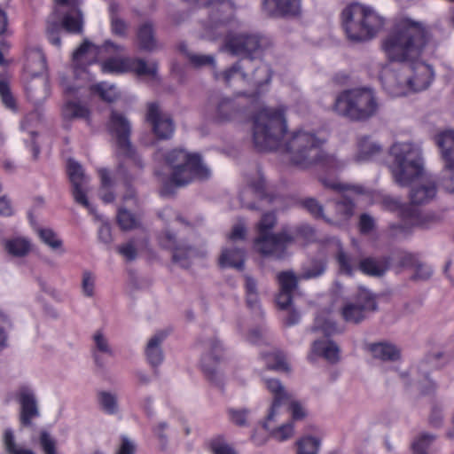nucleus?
Here are the masks:
<instances>
[{"instance_id": "9b49d317", "label": "nucleus", "mask_w": 454, "mask_h": 454, "mask_svg": "<svg viewBox=\"0 0 454 454\" xmlns=\"http://www.w3.org/2000/svg\"><path fill=\"white\" fill-rule=\"evenodd\" d=\"M239 197L241 207L251 210L258 209L257 201L272 202L275 199L274 194L269 191L266 179L259 168L254 174L247 176V185L240 191Z\"/></svg>"}, {"instance_id": "4be33fe9", "label": "nucleus", "mask_w": 454, "mask_h": 454, "mask_svg": "<svg viewBox=\"0 0 454 454\" xmlns=\"http://www.w3.org/2000/svg\"><path fill=\"white\" fill-rule=\"evenodd\" d=\"M67 175L73 186L72 192L75 202L82 205L86 208H89L90 203L82 188L85 177L82 166L74 160H68Z\"/></svg>"}, {"instance_id": "423d86ee", "label": "nucleus", "mask_w": 454, "mask_h": 454, "mask_svg": "<svg viewBox=\"0 0 454 454\" xmlns=\"http://www.w3.org/2000/svg\"><path fill=\"white\" fill-rule=\"evenodd\" d=\"M342 27L352 42H364L373 38L384 21L372 8L358 3L348 4L341 12Z\"/></svg>"}, {"instance_id": "864d4df0", "label": "nucleus", "mask_w": 454, "mask_h": 454, "mask_svg": "<svg viewBox=\"0 0 454 454\" xmlns=\"http://www.w3.org/2000/svg\"><path fill=\"white\" fill-rule=\"evenodd\" d=\"M188 59L190 63L195 67H200L202 66L215 67V59L211 55H198L191 53L188 54Z\"/></svg>"}, {"instance_id": "f03ea898", "label": "nucleus", "mask_w": 454, "mask_h": 454, "mask_svg": "<svg viewBox=\"0 0 454 454\" xmlns=\"http://www.w3.org/2000/svg\"><path fill=\"white\" fill-rule=\"evenodd\" d=\"M431 35L420 22L403 19L382 41L381 48L390 61L409 63L403 68L411 74L402 79L395 73L381 76L384 90L391 97H403L409 91H421L434 80L432 67L419 58L428 44Z\"/></svg>"}, {"instance_id": "a211bd4d", "label": "nucleus", "mask_w": 454, "mask_h": 454, "mask_svg": "<svg viewBox=\"0 0 454 454\" xmlns=\"http://www.w3.org/2000/svg\"><path fill=\"white\" fill-rule=\"evenodd\" d=\"M159 245L173 252L172 260L183 268H189L191 265V256L194 249L190 246L179 244L176 241L175 234L169 231H163L158 235Z\"/></svg>"}, {"instance_id": "09e8293b", "label": "nucleus", "mask_w": 454, "mask_h": 454, "mask_svg": "<svg viewBox=\"0 0 454 454\" xmlns=\"http://www.w3.org/2000/svg\"><path fill=\"white\" fill-rule=\"evenodd\" d=\"M294 434V424L293 422H288L278 427L276 429L270 431V435L274 439L283 442L290 438Z\"/></svg>"}, {"instance_id": "4468645a", "label": "nucleus", "mask_w": 454, "mask_h": 454, "mask_svg": "<svg viewBox=\"0 0 454 454\" xmlns=\"http://www.w3.org/2000/svg\"><path fill=\"white\" fill-rule=\"evenodd\" d=\"M224 48L231 54L241 58H259L261 38L257 35L228 34L224 39Z\"/></svg>"}, {"instance_id": "c9c22d12", "label": "nucleus", "mask_w": 454, "mask_h": 454, "mask_svg": "<svg viewBox=\"0 0 454 454\" xmlns=\"http://www.w3.org/2000/svg\"><path fill=\"white\" fill-rule=\"evenodd\" d=\"M0 98L6 108L17 111L16 99L11 91L9 82L6 77L2 75H0Z\"/></svg>"}, {"instance_id": "412c9836", "label": "nucleus", "mask_w": 454, "mask_h": 454, "mask_svg": "<svg viewBox=\"0 0 454 454\" xmlns=\"http://www.w3.org/2000/svg\"><path fill=\"white\" fill-rule=\"evenodd\" d=\"M17 400L20 405V425L26 427L32 426L33 419L39 417V410L34 394L27 387H21L17 394Z\"/></svg>"}, {"instance_id": "b1692460", "label": "nucleus", "mask_w": 454, "mask_h": 454, "mask_svg": "<svg viewBox=\"0 0 454 454\" xmlns=\"http://www.w3.org/2000/svg\"><path fill=\"white\" fill-rule=\"evenodd\" d=\"M262 7L270 17L296 16L300 12L301 0H263Z\"/></svg>"}, {"instance_id": "7ed1b4c3", "label": "nucleus", "mask_w": 454, "mask_h": 454, "mask_svg": "<svg viewBox=\"0 0 454 454\" xmlns=\"http://www.w3.org/2000/svg\"><path fill=\"white\" fill-rule=\"evenodd\" d=\"M436 195V185L434 183H428L424 185H416L411 188L410 192L411 204H401L395 200H386L385 202L392 206V208L398 210L401 223H392L389 225L391 231L395 233L410 234L412 228L419 227L427 229L432 223L439 221V217L434 214L423 215L418 205L428 203Z\"/></svg>"}, {"instance_id": "39448f33", "label": "nucleus", "mask_w": 454, "mask_h": 454, "mask_svg": "<svg viewBox=\"0 0 454 454\" xmlns=\"http://www.w3.org/2000/svg\"><path fill=\"white\" fill-rule=\"evenodd\" d=\"M276 224V215L273 212L264 213L256 224L257 236L254 239V247L263 257L283 260L287 256L288 247L295 242V237L285 229L272 233Z\"/></svg>"}, {"instance_id": "2f4dec72", "label": "nucleus", "mask_w": 454, "mask_h": 454, "mask_svg": "<svg viewBox=\"0 0 454 454\" xmlns=\"http://www.w3.org/2000/svg\"><path fill=\"white\" fill-rule=\"evenodd\" d=\"M74 15L70 13H67L63 16L61 20V25L63 28L68 33L72 34H81L82 33L83 27V20L82 12L78 9V5L76 8H70Z\"/></svg>"}, {"instance_id": "ddd939ff", "label": "nucleus", "mask_w": 454, "mask_h": 454, "mask_svg": "<svg viewBox=\"0 0 454 454\" xmlns=\"http://www.w3.org/2000/svg\"><path fill=\"white\" fill-rule=\"evenodd\" d=\"M435 143L445 162V174L442 179V185L448 192L454 193V130L439 133L435 136Z\"/></svg>"}, {"instance_id": "6ab92c4d", "label": "nucleus", "mask_w": 454, "mask_h": 454, "mask_svg": "<svg viewBox=\"0 0 454 454\" xmlns=\"http://www.w3.org/2000/svg\"><path fill=\"white\" fill-rule=\"evenodd\" d=\"M202 343L207 351L201 357V369L205 376L213 382L215 380L216 367L223 358V348L215 337L204 340Z\"/></svg>"}, {"instance_id": "5701e85b", "label": "nucleus", "mask_w": 454, "mask_h": 454, "mask_svg": "<svg viewBox=\"0 0 454 454\" xmlns=\"http://www.w3.org/2000/svg\"><path fill=\"white\" fill-rule=\"evenodd\" d=\"M265 386L273 395L271 407L266 417V420L262 425L264 429L269 430V422L274 419L279 407L287 404L290 400V395L286 392L284 387L278 380L268 379L265 380Z\"/></svg>"}, {"instance_id": "bf43d9fd", "label": "nucleus", "mask_w": 454, "mask_h": 454, "mask_svg": "<svg viewBox=\"0 0 454 454\" xmlns=\"http://www.w3.org/2000/svg\"><path fill=\"white\" fill-rule=\"evenodd\" d=\"M293 301V292L279 290L276 297V303L281 309H286Z\"/></svg>"}, {"instance_id": "7c9ffc66", "label": "nucleus", "mask_w": 454, "mask_h": 454, "mask_svg": "<svg viewBox=\"0 0 454 454\" xmlns=\"http://www.w3.org/2000/svg\"><path fill=\"white\" fill-rule=\"evenodd\" d=\"M62 114L64 119L72 120L81 118L90 122V111L89 107L78 102L68 101L62 108Z\"/></svg>"}, {"instance_id": "6e6552de", "label": "nucleus", "mask_w": 454, "mask_h": 454, "mask_svg": "<svg viewBox=\"0 0 454 454\" xmlns=\"http://www.w3.org/2000/svg\"><path fill=\"white\" fill-rule=\"evenodd\" d=\"M165 162L172 169L170 182L177 187L187 185L194 180L207 179L210 176L209 169L197 153L175 148L166 153Z\"/></svg>"}, {"instance_id": "a878e982", "label": "nucleus", "mask_w": 454, "mask_h": 454, "mask_svg": "<svg viewBox=\"0 0 454 454\" xmlns=\"http://www.w3.org/2000/svg\"><path fill=\"white\" fill-rule=\"evenodd\" d=\"M246 251L243 248L231 247L223 249L219 257V266L224 268H234L243 270L245 265Z\"/></svg>"}, {"instance_id": "20e7f679", "label": "nucleus", "mask_w": 454, "mask_h": 454, "mask_svg": "<svg viewBox=\"0 0 454 454\" xmlns=\"http://www.w3.org/2000/svg\"><path fill=\"white\" fill-rule=\"evenodd\" d=\"M215 80H223L227 86H231L235 81H240L253 87V91L247 94L251 102L259 99L262 87L268 85L272 78L270 67L260 58H240L234 65L225 71L214 72Z\"/></svg>"}, {"instance_id": "3c124183", "label": "nucleus", "mask_w": 454, "mask_h": 454, "mask_svg": "<svg viewBox=\"0 0 454 454\" xmlns=\"http://www.w3.org/2000/svg\"><path fill=\"white\" fill-rule=\"evenodd\" d=\"M289 232L295 237V239L301 238L307 242L313 240L315 238L314 229L308 224H301L297 226L293 232Z\"/></svg>"}, {"instance_id": "1a4fd4ad", "label": "nucleus", "mask_w": 454, "mask_h": 454, "mask_svg": "<svg viewBox=\"0 0 454 454\" xmlns=\"http://www.w3.org/2000/svg\"><path fill=\"white\" fill-rule=\"evenodd\" d=\"M390 154L394 157L391 171L397 184L408 186L422 176V159L413 144L395 143L390 147Z\"/></svg>"}, {"instance_id": "6e6d98bb", "label": "nucleus", "mask_w": 454, "mask_h": 454, "mask_svg": "<svg viewBox=\"0 0 454 454\" xmlns=\"http://www.w3.org/2000/svg\"><path fill=\"white\" fill-rule=\"evenodd\" d=\"M92 46L91 43L87 39L74 51L73 53V63L76 68L81 67V59L89 51Z\"/></svg>"}, {"instance_id": "13d9d810", "label": "nucleus", "mask_w": 454, "mask_h": 454, "mask_svg": "<svg viewBox=\"0 0 454 454\" xmlns=\"http://www.w3.org/2000/svg\"><path fill=\"white\" fill-rule=\"evenodd\" d=\"M325 270L322 263H316L310 269L305 270L299 277L300 279L308 280L321 276Z\"/></svg>"}, {"instance_id": "c03bdc74", "label": "nucleus", "mask_w": 454, "mask_h": 454, "mask_svg": "<svg viewBox=\"0 0 454 454\" xmlns=\"http://www.w3.org/2000/svg\"><path fill=\"white\" fill-rule=\"evenodd\" d=\"M39 443L44 454H57L56 440L47 431L40 433Z\"/></svg>"}, {"instance_id": "bb28decb", "label": "nucleus", "mask_w": 454, "mask_h": 454, "mask_svg": "<svg viewBox=\"0 0 454 454\" xmlns=\"http://www.w3.org/2000/svg\"><path fill=\"white\" fill-rule=\"evenodd\" d=\"M340 349L333 341L324 340H315L311 347V355L309 359L312 360L313 356L324 357L328 362L334 364L339 361Z\"/></svg>"}, {"instance_id": "ea45409f", "label": "nucleus", "mask_w": 454, "mask_h": 454, "mask_svg": "<svg viewBox=\"0 0 454 454\" xmlns=\"http://www.w3.org/2000/svg\"><path fill=\"white\" fill-rule=\"evenodd\" d=\"M98 402L102 410L107 414H114L118 411L117 397L106 391L98 392Z\"/></svg>"}, {"instance_id": "473e14b6", "label": "nucleus", "mask_w": 454, "mask_h": 454, "mask_svg": "<svg viewBox=\"0 0 454 454\" xmlns=\"http://www.w3.org/2000/svg\"><path fill=\"white\" fill-rule=\"evenodd\" d=\"M90 91L105 102L113 103L119 98V93L114 85H109L106 82H98L90 86Z\"/></svg>"}, {"instance_id": "393cba45", "label": "nucleus", "mask_w": 454, "mask_h": 454, "mask_svg": "<svg viewBox=\"0 0 454 454\" xmlns=\"http://www.w3.org/2000/svg\"><path fill=\"white\" fill-rule=\"evenodd\" d=\"M391 258L382 256L380 259L366 257L359 262V270L367 276L381 277L389 268Z\"/></svg>"}, {"instance_id": "338daca9", "label": "nucleus", "mask_w": 454, "mask_h": 454, "mask_svg": "<svg viewBox=\"0 0 454 454\" xmlns=\"http://www.w3.org/2000/svg\"><path fill=\"white\" fill-rule=\"evenodd\" d=\"M287 403H289L288 410L291 412L292 419L294 420L301 419L306 416V413H305L303 408L298 402H295V401L290 402L289 401Z\"/></svg>"}, {"instance_id": "0e129e2a", "label": "nucleus", "mask_w": 454, "mask_h": 454, "mask_svg": "<svg viewBox=\"0 0 454 454\" xmlns=\"http://www.w3.org/2000/svg\"><path fill=\"white\" fill-rule=\"evenodd\" d=\"M82 290L85 295L90 297L94 294V278L90 272L85 271L82 277Z\"/></svg>"}, {"instance_id": "f8f14e48", "label": "nucleus", "mask_w": 454, "mask_h": 454, "mask_svg": "<svg viewBox=\"0 0 454 454\" xmlns=\"http://www.w3.org/2000/svg\"><path fill=\"white\" fill-rule=\"evenodd\" d=\"M101 69L105 74L133 72L140 76H155L157 74V64L148 66L144 59L139 58L112 57L102 62Z\"/></svg>"}, {"instance_id": "49530a36", "label": "nucleus", "mask_w": 454, "mask_h": 454, "mask_svg": "<svg viewBox=\"0 0 454 454\" xmlns=\"http://www.w3.org/2000/svg\"><path fill=\"white\" fill-rule=\"evenodd\" d=\"M336 260L340 267V272L352 276L354 272V267L352 265V259L344 251L340 250L337 253Z\"/></svg>"}, {"instance_id": "680f3d73", "label": "nucleus", "mask_w": 454, "mask_h": 454, "mask_svg": "<svg viewBox=\"0 0 454 454\" xmlns=\"http://www.w3.org/2000/svg\"><path fill=\"white\" fill-rule=\"evenodd\" d=\"M111 29L114 35L124 36L127 31V24L123 20L112 16Z\"/></svg>"}, {"instance_id": "dca6fc26", "label": "nucleus", "mask_w": 454, "mask_h": 454, "mask_svg": "<svg viewBox=\"0 0 454 454\" xmlns=\"http://www.w3.org/2000/svg\"><path fill=\"white\" fill-rule=\"evenodd\" d=\"M377 303L373 295L365 289H360L354 302H348L342 308L341 315L345 321L360 323L368 311H374Z\"/></svg>"}, {"instance_id": "8fccbe9b", "label": "nucleus", "mask_w": 454, "mask_h": 454, "mask_svg": "<svg viewBox=\"0 0 454 454\" xmlns=\"http://www.w3.org/2000/svg\"><path fill=\"white\" fill-rule=\"evenodd\" d=\"M434 436L429 434H421L417 441L412 443L414 454H427L426 449L429 443L434 440Z\"/></svg>"}, {"instance_id": "a19ab883", "label": "nucleus", "mask_w": 454, "mask_h": 454, "mask_svg": "<svg viewBox=\"0 0 454 454\" xmlns=\"http://www.w3.org/2000/svg\"><path fill=\"white\" fill-rule=\"evenodd\" d=\"M277 278L282 291L294 293L297 287L298 278L293 271H281L278 274Z\"/></svg>"}, {"instance_id": "f257e3e1", "label": "nucleus", "mask_w": 454, "mask_h": 454, "mask_svg": "<svg viewBox=\"0 0 454 454\" xmlns=\"http://www.w3.org/2000/svg\"><path fill=\"white\" fill-rule=\"evenodd\" d=\"M253 143L258 152L290 154L293 165L301 168L317 166L325 172L342 168L343 163L321 149L325 140L315 133L298 129L287 134L283 108L263 107L253 116Z\"/></svg>"}, {"instance_id": "e2e57ef3", "label": "nucleus", "mask_w": 454, "mask_h": 454, "mask_svg": "<svg viewBox=\"0 0 454 454\" xmlns=\"http://www.w3.org/2000/svg\"><path fill=\"white\" fill-rule=\"evenodd\" d=\"M135 444L126 436L121 437V444L115 454H135Z\"/></svg>"}, {"instance_id": "052dcab7", "label": "nucleus", "mask_w": 454, "mask_h": 454, "mask_svg": "<svg viewBox=\"0 0 454 454\" xmlns=\"http://www.w3.org/2000/svg\"><path fill=\"white\" fill-rule=\"evenodd\" d=\"M47 37H48L49 42L52 45L58 47V48H60L61 39L59 36V27L58 24L54 23V24H51L50 27H48Z\"/></svg>"}, {"instance_id": "de8ad7c7", "label": "nucleus", "mask_w": 454, "mask_h": 454, "mask_svg": "<svg viewBox=\"0 0 454 454\" xmlns=\"http://www.w3.org/2000/svg\"><path fill=\"white\" fill-rule=\"evenodd\" d=\"M249 411L247 409H229L228 415L230 420L239 427H245L247 424Z\"/></svg>"}, {"instance_id": "2eb2a0df", "label": "nucleus", "mask_w": 454, "mask_h": 454, "mask_svg": "<svg viewBox=\"0 0 454 454\" xmlns=\"http://www.w3.org/2000/svg\"><path fill=\"white\" fill-rule=\"evenodd\" d=\"M192 7L213 5L210 14L212 28L225 27L234 19L233 4L231 0H184Z\"/></svg>"}, {"instance_id": "774afa93", "label": "nucleus", "mask_w": 454, "mask_h": 454, "mask_svg": "<svg viewBox=\"0 0 454 454\" xmlns=\"http://www.w3.org/2000/svg\"><path fill=\"white\" fill-rule=\"evenodd\" d=\"M98 239L105 244H110L113 241L111 226L109 223H104L98 230Z\"/></svg>"}, {"instance_id": "0eeeda50", "label": "nucleus", "mask_w": 454, "mask_h": 454, "mask_svg": "<svg viewBox=\"0 0 454 454\" xmlns=\"http://www.w3.org/2000/svg\"><path fill=\"white\" fill-rule=\"evenodd\" d=\"M375 93L369 88H355L339 93L333 105V111L353 121H364L378 112Z\"/></svg>"}, {"instance_id": "f704fd0d", "label": "nucleus", "mask_w": 454, "mask_h": 454, "mask_svg": "<svg viewBox=\"0 0 454 454\" xmlns=\"http://www.w3.org/2000/svg\"><path fill=\"white\" fill-rule=\"evenodd\" d=\"M380 151L381 147L380 145L376 144H370L367 137H362L358 140V153L356 155V160H368Z\"/></svg>"}, {"instance_id": "aec40b11", "label": "nucleus", "mask_w": 454, "mask_h": 454, "mask_svg": "<svg viewBox=\"0 0 454 454\" xmlns=\"http://www.w3.org/2000/svg\"><path fill=\"white\" fill-rule=\"evenodd\" d=\"M146 121L152 125L153 132L158 139H169L174 134L172 119L160 113L157 103L148 104Z\"/></svg>"}, {"instance_id": "5fc2aeb1", "label": "nucleus", "mask_w": 454, "mask_h": 454, "mask_svg": "<svg viewBox=\"0 0 454 454\" xmlns=\"http://www.w3.org/2000/svg\"><path fill=\"white\" fill-rule=\"evenodd\" d=\"M358 227L361 234H369L375 228V221L371 215L364 213L359 217Z\"/></svg>"}, {"instance_id": "cd10ccee", "label": "nucleus", "mask_w": 454, "mask_h": 454, "mask_svg": "<svg viewBox=\"0 0 454 454\" xmlns=\"http://www.w3.org/2000/svg\"><path fill=\"white\" fill-rule=\"evenodd\" d=\"M167 336L168 333L166 331H160L147 343L145 356L148 363L153 367L160 365L163 361V354L160 346Z\"/></svg>"}, {"instance_id": "37998d69", "label": "nucleus", "mask_w": 454, "mask_h": 454, "mask_svg": "<svg viewBox=\"0 0 454 454\" xmlns=\"http://www.w3.org/2000/svg\"><path fill=\"white\" fill-rule=\"evenodd\" d=\"M208 448L213 454H235L234 450L225 442L221 435L212 438L208 442Z\"/></svg>"}, {"instance_id": "e433bc0d", "label": "nucleus", "mask_w": 454, "mask_h": 454, "mask_svg": "<svg viewBox=\"0 0 454 454\" xmlns=\"http://www.w3.org/2000/svg\"><path fill=\"white\" fill-rule=\"evenodd\" d=\"M267 367L270 370L279 372H288L289 366L286 356L282 352H273L265 356Z\"/></svg>"}, {"instance_id": "9d476101", "label": "nucleus", "mask_w": 454, "mask_h": 454, "mask_svg": "<svg viewBox=\"0 0 454 454\" xmlns=\"http://www.w3.org/2000/svg\"><path fill=\"white\" fill-rule=\"evenodd\" d=\"M109 134L115 138L116 155L129 159L140 169L144 163L130 141L131 125L129 121L116 110H112L107 122Z\"/></svg>"}, {"instance_id": "79ce46f5", "label": "nucleus", "mask_w": 454, "mask_h": 454, "mask_svg": "<svg viewBox=\"0 0 454 454\" xmlns=\"http://www.w3.org/2000/svg\"><path fill=\"white\" fill-rule=\"evenodd\" d=\"M37 232L40 239L51 249H59L62 247V240L51 229L40 228Z\"/></svg>"}, {"instance_id": "72a5a7b5", "label": "nucleus", "mask_w": 454, "mask_h": 454, "mask_svg": "<svg viewBox=\"0 0 454 454\" xmlns=\"http://www.w3.org/2000/svg\"><path fill=\"white\" fill-rule=\"evenodd\" d=\"M30 242L27 239L22 238L9 239L5 243V249L7 252L10 254L17 257L25 256L30 251Z\"/></svg>"}, {"instance_id": "603ef678", "label": "nucleus", "mask_w": 454, "mask_h": 454, "mask_svg": "<svg viewBox=\"0 0 454 454\" xmlns=\"http://www.w3.org/2000/svg\"><path fill=\"white\" fill-rule=\"evenodd\" d=\"M302 206L317 219L325 218L322 205L315 199L309 198L302 201Z\"/></svg>"}, {"instance_id": "a18cd8bd", "label": "nucleus", "mask_w": 454, "mask_h": 454, "mask_svg": "<svg viewBox=\"0 0 454 454\" xmlns=\"http://www.w3.org/2000/svg\"><path fill=\"white\" fill-rule=\"evenodd\" d=\"M355 210V203L349 198H343L335 204V211L344 219L350 218Z\"/></svg>"}, {"instance_id": "4c0bfd02", "label": "nucleus", "mask_w": 454, "mask_h": 454, "mask_svg": "<svg viewBox=\"0 0 454 454\" xmlns=\"http://www.w3.org/2000/svg\"><path fill=\"white\" fill-rule=\"evenodd\" d=\"M297 454H317L320 441L312 436L301 437L296 442Z\"/></svg>"}, {"instance_id": "4d7b16f0", "label": "nucleus", "mask_w": 454, "mask_h": 454, "mask_svg": "<svg viewBox=\"0 0 454 454\" xmlns=\"http://www.w3.org/2000/svg\"><path fill=\"white\" fill-rule=\"evenodd\" d=\"M117 251L120 254H121L123 257H125V259L129 262L135 260L137 257V249L132 241H129L126 244L119 246L117 247Z\"/></svg>"}, {"instance_id": "c756f323", "label": "nucleus", "mask_w": 454, "mask_h": 454, "mask_svg": "<svg viewBox=\"0 0 454 454\" xmlns=\"http://www.w3.org/2000/svg\"><path fill=\"white\" fill-rule=\"evenodd\" d=\"M369 350L375 358L383 361H395L400 357V351L396 347L386 342L371 344Z\"/></svg>"}, {"instance_id": "58836bf2", "label": "nucleus", "mask_w": 454, "mask_h": 454, "mask_svg": "<svg viewBox=\"0 0 454 454\" xmlns=\"http://www.w3.org/2000/svg\"><path fill=\"white\" fill-rule=\"evenodd\" d=\"M117 223L122 231H129L138 226V220L125 208H120L117 213Z\"/></svg>"}, {"instance_id": "f3484780", "label": "nucleus", "mask_w": 454, "mask_h": 454, "mask_svg": "<svg viewBox=\"0 0 454 454\" xmlns=\"http://www.w3.org/2000/svg\"><path fill=\"white\" fill-rule=\"evenodd\" d=\"M242 99L251 102L245 92H239L235 98L221 99L216 106L215 121L218 122L231 121L245 115L247 106L241 102Z\"/></svg>"}, {"instance_id": "69168bd1", "label": "nucleus", "mask_w": 454, "mask_h": 454, "mask_svg": "<svg viewBox=\"0 0 454 454\" xmlns=\"http://www.w3.org/2000/svg\"><path fill=\"white\" fill-rule=\"evenodd\" d=\"M4 442L6 451L9 454H15V452H17L19 450V449H17V447H16L14 435H13V433L12 430H10V429L5 430L4 434Z\"/></svg>"}, {"instance_id": "c85d7f7f", "label": "nucleus", "mask_w": 454, "mask_h": 454, "mask_svg": "<svg viewBox=\"0 0 454 454\" xmlns=\"http://www.w3.org/2000/svg\"><path fill=\"white\" fill-rule=\"evenodd\" d=\"M139 49L145 51H153L157 48L154 27L152 22L141 24L137 31Z\"/></svg>"}]
</instances>
